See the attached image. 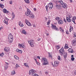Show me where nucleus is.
<instances>
[{
    "mask_svg": "<svg viewBox=\"0 0 76 76\" xmlns=\"http://www.w3.org/2000/svg\"><path fill=\"white\" fill-rule=\"evenodd\" d=\"M36 72V71L34 69H31L29 71V75L31 74L32 75V76H38V74L35 73Z\"/></svg>",
    "mask_w": 76,
    "mask_h": 76,
    "instance_id": "obj_1",
    "label": "nucleus"
},
{
    "mask_svg": "<svg viewBox=\"0 0 76 76\" xmlns=\"http://www.w3.org/2000/svg\"><path fill=\"white\" fill-rule=\"evenodd\" d=\"M13 36L12 34H10L8 36V39H9L8 42L9 43H11L13 42Z\"/></svg>",
    "mask_w": 76,
    "mask_h": 76,
    "instance_id": "obj_2",
    "label": "nucleus"
},
{
    "mask_svg": "<svg viewBox=\"0 0 76 76\" xmlns=\"http://www.w3.org/2000/svg\"><path fill=\"white\" fill-rule=\"evenodd\" d=\"M42 61L43 62V65H47L49 64L48 62L47 61V59L45 58H42Z\"/></svg>",
    "mask_w": 76,
    "mask_h": 76,
    "instance_id": "obj_3",
    "label": "nucleus"
},
{
    "mask_svg": "<svg viewBox=\"0 0 76 76\" xmlns=\"http://www.w3.org/2000/svg\"><path fill=\"white\" fill-rule=\"evenodd\" d=\"M51 64L53 66V67H57L59 65V62L57 61H56L54 62V65L53 62H51Z\"/></svg>",
    "mask_w": 76,
    "mask_h": 76,
    "instance_id": "obj_4",
    "label": "nucleus"
},
{
    "mask_svg": "<svg viewBox=\"0 0 76 76\" xmlns=\"http://www.w3.org/2000/svg\"><path fill=\"white\" fill-rule=\"evenodd\" d=\"M31 11L28 8L27 9V11L26 12H25V14L26 16H29V15L31 14Z\"/></svg>",
    "mask_w": 76,
    "mask_h": 76,
    "instance_id": "obj_5",
    "label": "nucleus"
},
{
    "mask_svg": "<svg viewBox=\"0 0 76 76\" xmlns=\"http://www.w3.org/2000/svg\"><path fill=\"white\" fill-rule=\"evenodd\" d=\"M51 25L52 28L53 29H54L56 31H58V28L57 27V26L53 24H52Z\"/></svg>",
    "mask_w": 76,
    "mask_h": 76,
    "instance_id": "obj_6",
    "label": "nucleus"
},
{
    "mask_svg": "<svg viewBox=\"0 0 76 76\" xmlns=\"http://www.w3.org/2000/svg\"><path fill=\"white\" fill-rule=\"evenodd\" d=\"M28 43L30 44L31 47H33L34 46V41L32 40H30L28 41Z\"/></svg>",
    "mask_w": 76,
    "mask_h": 76,
    "instance_id": "obj_7",
    "label": "nucleus"
},
{
    "mask_svg": "<svg viewBox=\"0 0 76 76\" xmlns=\"http://www.w3.org/2000/svg\"><path fill=\"white\" fill-rule=\"evenodd\" d=\"M64 51V49L62 48L59 50V53L60 54L61 56H63V52Z\"/></svg>",
    "mask_w": 76,
    "mask_h": 76,
    "instance_id": "obj_8",
    "label": "nucleus"
},
{
    "mask_svg": "<svg viewBox=\"0 0 76 76\" xmlns=\"http://www.w3.org/2000/svg\"><path fill=\"white\" fill-rule=\"evenodd\" d=\"M48 6L50 9H52V8L53 7V5L51 3L48 4Z\"/></svg>",
    "mask_w": 76,
    "mask_h": 76,
    "instance_id": "obj_9",
    "label": "nucleus"
},
{
    "mask_svg": "<svg viewBox=\"0 0 76 76\" xmlns=\"http://www.w3.org/2000/svg\"><path fill=\"white\" fill-rule=\"evenodd\" d=\"M8 66H9L8 63H7L5 64V66H4V69L5 70H7V68H8Z\"/></svg>",
    "mask_w": 76,
    "mask_h": 76,
    "instance_id": "obj_10",
    "label": "nucleus"
},
{
    "mask_svg": "<svg viewBox=\"0 0 76 76\" xmlns=\"http://www.w3.org/2000/svg\"><path fill=\"white\" fill-rule=\"evenodd\" d=\"M58 23L60 25L63 24V21L61 20H59L58 21Z\"/></svg>",
    "mask_w": 76,
    "mask_h": 76,
    "instance_id": "obj_11",
    "label": "nucleus"
},
{
    "mask_svg": "<svg viewBox=\"0 0 76 76\" xmlns=\"http://www.w3.org/2000/svg\"><path fill=\"white\" fill-rule=\"evenodd\" d=\"M67 54L66 52H65L64 53V57L65 59V60H66V58H67Z\"/></svg>",
    "mask_w": 76,
    "mask_h": 76,
    "instance_id": "obj_12",
    "label": "nucleus"
},
{
    "mask_svg": "<svg viewBox=\"0 0 76 76\" xmlns=\"http://www.w3.org/2000/svg\"><path fill=\"white\" fill-rule=\"evenodd\" d=\"M4 50L5 52H9V49L7 47H6L4 48Z\"/></svg>",
    "mask_w": 76,
    "mask_h": 76,
    "instance_id": "obj_13",
    "label": "nucleus"
},
{
    "mask_svg": "<svg viewBox=\"0 0 76 76\" xmlns=\"http://www.w3.org/2000/svg\"><path fill=\"white\" fill-rule=\"evenodd\" d=\"M56 7L58 9H60L61 7V6L60 5H58L57 4H56Z\"/></svg>",
    "mask_w": 76,
    "mask_h": 76,
    "instance_id": "obj_14",
    "label": "nucleus"
},
{
    "mask_svg": "<svg viewBox=\"0 0 76 76\" xmlns=\"http://www.w3.org/2000/svg\"><path fill=\"white\" fill-rule=\"evenodd\" d=\"M29 18H30L31 19H33V18H34V15L33 14H30V15L29 16Z\"/></svg>",
    "mask_w": 76,
    "mask_h": 76,
    "instance_id": "obj_15",
    "label": "nucleus"
},
{
    "mask_svg": "<svg viewBox=\"0 0 76 76\" xmlns=\"http://www.w3.org/2000/svg\"><path fill=\"white\" fill-rule=\"evenodd\" d=\"M18 24L19 26H21V27H23V26H24L23 24L22 23H21V22L20 21L19 22Z\"/></svg>",
    "mask_w": 76,
    "mask_h": 76,
    "instance_id": "obj_16",
    "label": "nucleus"
},
{
    "mask_svg": "<svg viewBox=\"0 0 76 76\" xmlns=\"http://www.w3.org/2000/svg\"><path fill=\"white\" fill-rule=\"evenodd\" d=\"M66 20L68 22H71V19L70 18H69V17H66Z\"/></svg>",
    "mask_w": 76,
    "mask_h": 76,
    "instance_id": "obj_17",
    "label": "nucleus"
},
{
    "mask_svg": "<svg viewBox=\"0 0 76 76\" xmlns=\"http://www.w3.org/2000/svg\"><path fill=\"white\" fill-rule=\"evenodd\" d=\"M16 52H18V53H22V50H20L19 49L16 50Z\"/></svg>",
    "mask_w": 76,
    "mask_h": 76,
    "instance_id": "obj_18",
    "label": "nucleus"
},
{
    "mask_svg": "<svg viewBox=\"0 0 76 76\" xmlns=\"http://www.w3.org/2000/svg\"><path fill=\"white\" fill-rule=\"evenodd\" d=\"M68 51L69 53H73V49L70 48L68 50Z\"/></svg>",
    "mask_w": 76,
    "mask_h": 76,
    "instance_id": "obj_19",
    "label": "nucleus"
},
{
    "mask_svg": "<svg viewBox=\"0 0 76 76\" xmlns=\"http://www.w3.org/2000/svg\"><path fill=\"white\" fill-rule=\"evenodd\" d=\"M3 11L4 13H8L9 12V11L5 9H3Z\"/></svg>",
    "mask_w": 76,
    "mask_h": 76,
    "instance_id": "obj_20",
    "label": "nucleus"
},
{
    "mask_svg": "<svg viewBox=\"0 0 76 76\" xmlns=\"http://www.w3.org/2000/svg\"><path fill=\"white\" fill-rule=\"evenodd\" d=\"M63 7H64V8H65V9H67V4H63Z\"/></svg>",
    "mask_w": 76,
    "mask_h": 76,
    "instance_id": "obj_21",
    "label": "nucleus"
},
{
    "mask_svg": "<svg viewBox=\"0 0 76 76\" xmlns=\"http://www.w3.org/2000/svg\"><path fill=\"white\" fill-rule=\"evenodd\" d=\"M22 32L23 34H24L25 35H26V31H25L24 30H22Z\"/></svg>",
    "mask_w": 76,
    "mask_h": 76,
    "instance_id": "obj_22",
    "label": "nucleus"
},
{
    "mask_svg": "<svg viewBox=\"0 0 76 76\" xmlns=\"http://www.w3.org/2000/svg\"><path fill=\"white\" fill-rule=\"evenodd\" d=\"M25 43H22V48H25V45L24 44Z\"/></svg>",
    "mask_w": 76,
    "mask_h": 76,
    "instance_id": "obj_23",
    "label": "nucleus"
},
{
    "mask_svg": "<svg viewBox=\"0 0 76 76\" xmlns=\"http://www.w3.org/2000/svg\"><path fill=\"white\" fill-rule=\"evenodd\" d=\"M58 3H60L61 5H62L63 4V1H58Z\"/></svg>",
    "mask_w": 76,
    "mask_h": 76,
    "instance_id": "obj_24",
    "label": "nucleus"
},
{
    "mask_svg": "<svg viewBox=\"0 0 76 76\" xmlns=\"http://www.w3.org/2000/svg\"><path fill=\"white\" fill-rule=\"evenodd\" d=\"M73 27L72 26H70V29H69V32H71L72 31H73Z\"/></svg>",
    "mask_w": 76,
    "mask_h": 76,
    "instance_id": "obj_25",
    "label": "nucleus"
},
{
    "mask_svg": "<svg viewBox=\"0 0 76 76\" xmlns=\"http://www.w3.org/2000/svg\"><path fill=\"white\" fill-rule=\"evenodd\" d=\"M25 3H27V4H28V3H30V1H29V0H24Z\"/></svg>",
    "mask_w": 76,
    "mask_h": 76,
    "instance_id": "obj_26",
    "label": "nucleus"
},
{
    "mask_svg": "<svg viewBox=\"0 0 76 76\" xmlns=\"http://www.w3.org/2000/svg\"><path fill=\"white\" fill-rule=\"evenodd\" d=\"M68 48H69V47L68 46L67 44H66L65 45L64 48H65V49H66Z\"/></svg>",
    "mask_w": 76,
    "mask_h": 76,
    "instance_id": "obj_27",
    "label": "nucleus"
},
{
    "mask_svg": "<svg viewBox=\"0 0 76 76\" xmlns=\"http://www.w3.org/2000/svg\"><path fill=\"white\" fill-rule=\"evenodd\" d=\"M59 29H60L61 32L63 33V32H64V29L61 28V27H60L59 28Z\"/></svg>",
    "mask_w": 76,
    "mask_h": 76,
    "instance_id": "obj_28",
    "label": "nucleus"
},
{
    "mask_svg": "<svg viewBox=\"0 0 76 76\" xmlns=\"http://www.w3.org/2000/svg\"><path fill=\"white\" fill-rule=\"evenodd\" d=\"M4 23H5V24H6L7 25H8V21H7L6 20H4Z\"/></svg>",
    "mask_w": 76,
    "mask_h": 76,
    "instance_id": "obj_29",
    "label": "nucleus"
},
{
    "mask_svg": "<svg viewBox=\"0 0 76 76\" xmlns=\"http://www.w3.org/2000/svg\"><path fill=\"white\" fill-rule=\"evenodd\" d=\"M15 18V14L14 13H12V20H13V19Z\"/></svg>",
    "mask_w": 76,
    "mask_h": 76,
    "instance_id": "obj_30",
    "label": "nucleus"
},
{
    "mask_svg": "<svg viewBox=\"0 0 76 76\" xmlns=\"http://www.w3.org/2000/svg\"><path fill=\"white\" fill-rule=\"evenodd\" d=\"M11 73L12 75H15L16 74V73H15V71H13L11 72Z\"/></svg>",
    "mask_w": 76,
    "mask_h": 76,
    "instance_id": "obj_31",
    "label": "nucleus"
},
{
    "mask_svg": "<svg viewBox=\"0 0 76 76\" xmlns=\"http://www.w3.org/2000/svg\"><path fill=\"white\" fill-rule=\"evenodd\" d=\"M58 60L61 61V57L60 56H58Z\"/></svg>",
    "mask_w": 76,
    "mask_h": 76,
    "instance_id": "obj_32",
    "label": "nucleus"
},
{
    "mask_svg": "<svg viewBox=\"0 0 76 76\" xmlns=\"http://www.w3.org/2000/svg\"><path fill=\"white\" fill-rule=\"evenodd\" d=\"M14 57L15 59H16V60H18L19 59V57L16 56H14Z\"/></svg>",
    "mask_w": 76,
    "mask_h": 76,
    "instance_id": "obj_33",
    "label": "nucleus"
},
{
    "mask_svg": "<svg viewBox=\"0 0 76 76\" xmlns=\"http://www.w3.org/2000/svg\"><path fill=\"white\" fill-rule=\"evenodd\" d=\"M72 42L73 44L76 43V39H75L73 41H72Z\"/></svg>",
    "mask_w": 76,
    "mask_h": 76,
    "instance_id": "obj_34",
    "label": "nucleus"
},
{
    "mask_svg": "<svg viewBox=\"0 0 76 76\" xmlns=\"http://www.w3.org/2000/svg\"><path fill=\"white\" fill-rule=\"evenodd\" d=\"M4 6V5H3V4H0V7H1V8H3Z\"/></svg>",
    "mask_w": 76,
    "mask_h": 76,
    "instance_id": "obj_35",
    "label": "nucleus"
},
{
    "mask_svg": "<svg viewBox=\"0 0 76 76\" xmlns=\"http://www.w3.org/2000/svg\"><path fill=\"white\" fill-rule=\"evenodd\" d=\"M48 54H49V57L52 58L53 56H52L51 54H50V53L49 52H48Z\"/></svg>",
    "mask_w": 76,
    "mask_h": 76,
    "instance_id": "obj_36",
    "label": "nucleus"
},
{
    "mask_svg": "<svg viewBox=\"0 0 76 76\" xmlns=\"http://www.w3.org/2000/svg\"><path fill=\"white\" fill-rule=\"evenodd\" d=\"M18 46L19 48H22V44H20V43H19L18 44Z\"/></svg>",
    "mask_w": 76,
    "mask_h": 76,
    "instance_id": "obj_37",
    "label": "nucleus"
},
{
    "mask_svg": "<svg viewBox=\"0 0 76 76\" xmlns=\"http://www.w3.org/2000/svg\"><path fill=\"white\" fill-rule=\"evenodd\" d=\"M50 22H51V21L50 20H48V21L47 23V24L48 25H50Z\"/></svg>",
    "mask_w": 76,
    "mask_h": 76,
    "instance_id": "obj_38",
    "label": "nucleus"
},
{
    "mask_svg": "<svg viewBox=\"0 0 76 76\" xmlns=\"http://www.w3.org/2000/svg\"><path fill=\"white\" fill-rule=\"evenodd\" d=\"M56 47L57 49H59V48H60V46H59L58 45L56 46Z\"/></svg>",
    "mask_w": 76,
    "mask_h": 76,
    "instance_id": "obj_39",
    "label": "nucleus"
},
{
    "mask_svg": "<svg viewBox=\"0 0 76 76\" xmlns=\"http://www.w3.org/2000/svg\"><path fill=\"white\" fill-rule=\"evenodd\" d=\"M26 24L29 26H31V23H29H29H27Z\"/></svg>",
    "mask_w": 76,
    "mask_h": 76,
    "instance_id": "obj_40",
    "label": "nucleus"
},
{
    "mask_svg": "<svg viewBox=\"0 0 76 76\" xmlns=\"http://www.w3.org/2000/svg\"><path fill=\"white\" fill-rule=\"evenodd\" d=\"M25 21L26 22V24L27 23H29V21H28V20H25Z\"/></svg>",
    "mask_w": 76,
    "mask_h": 76,
    "instance_id": "obj_41",
    "label": "nucleus"
},
{
    "mask_svg": "<svg viewBox=\"0 0 76 76\" xmlns=\"http://www.w3.org/2000/svg\"><path fill=\"white\" fill-rule=\"evenodd\" d=\"M68 16L69 18H70H70H72V15H71V14L69 15Z\"/></svg>",
    "mask_w": 76,
    "mask_h": 76,
    "instance_id": "obj_42",
    "label": "nucleus"
},
{
    "mask_svg": "<svg viewBox=\"0 0 76 76\" xmlns=\"http://www.w3.org/2000/svg\"><path fill=\"white\" fill-rule=\"evenodd\" d=\"M66 34H69V31H68V30H66Z\"/></svg>",
    "mask_w": 76,
    "mask_h": 76,
    "instance_id": "obj_43",
    "label": "nucleus"
},
{
    "mask_svg": "<svg viewBox=\"0 0 76 76\" xmlns=\"http://www.w3.org/2000/svg\"><path fill=\"white\" fill-rule=\"evenodd\" d=\"M71 60L72 61H74L75 60V58L74 57H72L71 58Z\"/></svg>",
    "mask_w": 76,
    "mask_h": 76,
    "instance_id": "obj_44",
    "label": "nucleus"
},
{
    "mask_svg": "<svg viewBox=\"0 0 76 76\" xmlns=\"http://www.w3.org/2000/svg\"><path fill=\"white\" fill-rule=\"evenodd\" d=\"M55 19H56V20H59V19H60V18L58 17H56Z\"/></svg>",
    "mask_w": 76,
    "mask_h": 76,
    "instance_id": "obj_45",
    "label": "nucleus"
},
{
    "mask_svg": "<svg viewBox=\"0 0 76 76\" xmlns=\"http://www.w3.org/2000/svg\"><path fill=\"white\" fill-rule=\"evenodd\" d=\"M46 10L47 12H48V6H46L45 7Z\"/></svg>",
    "mask_w": 76,
    "mask_h": 76,
    "instance_id": "obj_46",
    "label": "nucleus"
},
{
    "mask_svg": "<svg viewBox=\"0 0 76 76\" xmlns=\"http://www.w3.org/2000/svg\"><path fill=\"white\" fill-rule=\"evenodd\" d=\"M7 20V21H9V19L8 18H7L6 17L5 18V19L4 20Z\"/></svg>",
    "mask_w": 76,
    "mask_h": 76,
    "instance_id": "obj_47",
    "label": "nucleus"
},
{
    "mask_svg": "<svg viewBox=\"0 0 76 76\" xmlns=\"http://www.w3.org/2000/svg\"><path fill=\"white\" fill-rule=\"evenodd\" d=\"M72 21L73 22H74L75 24V20L74 19H73L72 18Z\"/></svg>",
    "mask_w": 76,
    "mask_h": 76,
    "instance_id": "obj_48",
    "label": "nucleus"
},
{
    "mask_svg": "<svg viewBox=\"0 0 76 76\" xmlns=\"http://www.w3.org/2000/svg\"><path fill=\"white\" fill-rule=\"evenodd\" d=\"M74 38H75L76 37V33H75L74 34V36H73Z\"/></svg>",
    "mask_w": 76,
    "mask_h": 76,
    "instance_id": "obj_49",
    "label": "nucleus"
},
{
    "mask_svg": "<svg viewBox=\"0 0 76 76\" xmlns=\"http://www.w3.org/2000/svg\"><path fill=\"white\" fill-rule=\"evenodd\" d=\"M18 66H19V65L17 64L16 65L15 68H17V67H18Z\"/></svg>",
    "mask_w": 76,
    "mask_h": 76,
    "instance_id": "obj_50",
    "label": "nucleus"
},
{
    "mask_svg": "<svg viewBox=\"0 0 76 76\" xmlns=\"http://www.w3.org/2000/svg\"><path fill=\"white\" fill-rule=\"evenodd\" d=\"M72 19H74V20H75V19H76V17H73V18H72Z\"/></svg>",
    "mask_w": 76,
    "mask_h": 76,
    "instance_id": "obj_51",
    "label": "nucleus"
},
{
    "mask_svg": "<svg viewBox=\"0 0 76 76\" xmlns=\"http://www.w3.org/2000/svg\"><path fill=\"white\" fill-rule=\"evenodd\" d=\"M10 4H12V1H10Z\"/></svg>",
    "mask_w": 76,
    "mask_h": 76,
    "instance_id": "obj_52",
    "label": "nucleus"
},
{
    "mask_svg": "<svg viewBox=\"0 0 76 76\" xmlns=\"http://www.w3.org/2000/svg\"><path fill=\"white\" fill-rule=\"evenodd\" d=\"M35 60L36 61V63H37V64H38V62H37V60L36 59H35Z\"/></svg>",
    "mask_w": 76,
    "mask_h": 76,
    "instance_id": "obj_53",
    "label": "nucleus"
},
{
    "mask_svg": "<svg viewBox=\"0 0 76 76\" xmlns=\"http://www.w3.org/2000/svg\"><path fill=\"white\" fill-rule=\"evenodd\" d=\"M34 11H35V12H36L37 11V9L35 8H34L33 9Z\"/></svg>",
    "mask_w": 76,
    "mask_h": 76,
    "instance_id": "obj_54",
    "label": "nucleus"
},
{
    "mask_svg": "<svg viewBox=\"0 0 76 76\" xmlns=\"http://www.w3.org/2000/svg\"><path fill=\"white\" fill-rule=\"evenodd\" d=\"M1 54H2L3 56H4V53L3 52H2Z\"/></svg>",
    "mask_w": 76,
    "mask_h": 76,
    "instance_id": "obj_55",
    "label": "nucleus"
},
{
    "mask_svg": "<svg viewBox=\"0 0 76 76\" xmlns=\"http://www.w3.org/2000/svg\"><path fill=\"white\" fill-rule=\"evenodd\" d=\"M26 67H29V66H28V65L27 64H26Z\"/></svg>",
    "mask_w": 76,
    "mask_h": 76,
    "instance_id": "obj_56",
    "label": "nucleus"
},
{
    "mask_svg": "<svg viewBox=\"0 0 76 76\" xmlns=\"http://www.w3.org/2000/svg\"><path fill=\"white\" fill-rule=\"evenodd\" d=\"M64 21H65V23H66V22H67L66 21V19H65V18H64Z\"/></svg>",
    "mask_w": 76,
    "mask_h": 76,
    "instance_id": "obj_57",
    "label": "nucleus"
},
{
    "mask_svg": "<svg viewBox=\"0 0 76 76\" xmlns=\"http://www.w3.org/2000/svg\"><path fill=\"white\" fill-rule=\"evenodd\" d=\"M0 57H3V56L2 54L0 53Z\"/></svg>",
    "mask_w": 76,
    "mask_h": 76,
    "instance_id": "obj_58",
    "label": "nucleus"
},
{
    "mask_svg": "<svg viewBox=\"0 0 76 76\" xmlns=\"http://www.w3.org/2000/svg\"><path fill=\"white\" fill-rule=\"evenodd\" d=\"M48 73V72H45V74H46V75H47Z\"/></svg>",
    "mask_w": 76,
    "mask_h": 76,
    "instance_id": "obj_59",
    "label": "nucleus"
},
{
    "mask_svg": "<svg viewBox=\"0 0 76 76\" xmlns=\"http://www.w3.org/2000/svg\"><path fill=\"white\" fill-rule=\"evenodd\" d=\"M69 1H70V3H72V0H69Z\"/></svg>",
    "mask_w": 76,
    "mask_h": 76,
    "instance_id": "obj_60",
    "label": "nucleus"
},
{
    "mask_svg": "<svg viewBox=\"0 0 76 76\" xmlns=\"http://www.w3.org/2000/svg\"><path fill=\"white\" fill-rule=\"evenodd\" d=\"M33 27L34 28V27H35V25H33Z\"/></svg>",
    "mask_w": 76,
    "mask_h": 76,
    "instance_id": "obj_61",
    "label": "nucleus"
},
{
    "mask_svg": "<svg viewBox=\"0 0 76 76\" xmlns=\"http://www.w3.org/2000/svg\"><path fill=\"white\" fill-rule=\"evenodd\" d=\"M27 64H26V63H25V64H24V66H26V65Z\"/></svg>",
    "mask_w": 76,
    "mask_h": 76,
    "instance_id": "obj_62",
    "label": "nucleus"
},
{
    "mask_svg": "<svg viewBox=\"0 0 76 76\" xmlns=\"http://www.w3.org/2000/svg\"><path fill=\"white\" fill-rule=\"evenodd\" d=\"M71 57H74V56H73V55H72L71 56Z\"/></svg>",
    "mask_w": 76,
    "mask_h": 76,
    "instance_id": "obj_63",
    "label": "nucleus"
},
{
    "mask_svg": "<svg viewBox=\"0 0 76 76\" xmlns=\"http://www.w3.org/2000/svg\"><path fill=\"white\" fill-rule=\"evenodd\" d=\"M38 59H40V57L39 56H38Z\"/></svg>",
    "mask_w": 76,
    "mask_h": 76,
    "instance_id": "obj_64",
    "label": "nucleus"
}]
</instances>
